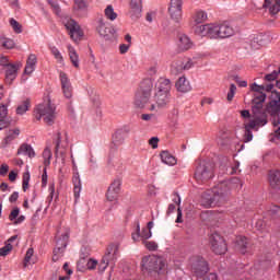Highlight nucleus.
Returning a JSON list of instances; mask_svg holds the SVG:
<instances>
[{
    "label": "nucleus",
    "mask_w": 280,
    "mask_h": 280,
    "mask_svg": "<svg viewBox=\"0 0 280 280\" xmlns=\"http://www.w3.org/2000/svg\"><path fill=\"white\" fill-rule=\"evenodd\" d=\"M142 244L148 250H156L159 248V245L154 241H142Z\"/></svg>",
    "instance_id": "603ef678"
},
{
    "label": "nucleus",
    "mask_w": 280,
    "mask_h": 280,
    "mask_svg": "<svg viewBox=\"0 0 280 280\" xmlns=\"http://www.w3.org/2000/svg\"><path fill=\"white\" fill-rule=\"evenodd\" d=\"M175 89H177L179 93H189V91H191V84H189L187 78L180 77L175 83Z\"/></svg>",
    "instance_id": "a878e982"
},
{
    "label": "nucleus",
    "mask_w": 280,
    "mask_h": 280,
    "mask_svg": "<svg viewBox=\"0 0 280 280\" xmlns=\"http://www.w3.org/2000/svg\"><path fill=\"white\" fill-rule=\"evenodd\" d=\"M172 71L173 73H183L184 66L183 60H176L172 63Z\"/></svg>",
    "instance_id": "a18cd8bd"
},
{
    "label": "nucleus",
    "mask_w": 280,
    "mask_h": 280,
    "mask_svg": "<svg viewBox=\"0 0 280 280\" xmlns=\"http://www.w3.org/2000/svg\"><path fill=\"white\" fill-rule=\"evenodd\" d=\"M86 268H88V270H95V268H97V260H95V259H90V260L86 262Z\"/></svg>",
    "instance_id": "052dcab7"
},
{
    "label": "nucleus",
    "mask_w": 280,
    "mask_h": 280,
    "mask_svg": "<svg viewBox=\"0 0 280 280\" xmlns=\"http://www.w3.org/2000/svg\"><path fill=\"white\" fill-rule=\"evenodd\" d=\"M197 279L198 280H220V279H218L217 273H208V275H205L203 277H199Z\"/></svg>",
    "instance_id": "4d7b16f0"
},
{
    "label": "nucleus",
    "mask_w": 280,
    "mask_h": 280,
    "mask_svg": "<svg viewBox=\"0 0 280 280\" xmlns=\"http://www.w3.org/2000/svg\"><path fill=\"white\" fill-rule=\"evenodd\" d=\"M69 242V234H62L58 240L56 247L52 252V261H59L61 257L65 255V249L67 248V244Z\"/></svg>",
    "instance_id": "9d476101"
},
{
    "label": "nucleus",
    "mask_w": 280,
    "mask_h": 280,
    "mask_svg": "<svg viewBox=\"0 0 280 280\" xmlns=\"http://www.w3.org/2000/svg\"><path fill=\"white\" fill-rule=\"evenodd\" d=\"M59 80H60L63 97H66V100H71V97H73V85H71V80H69V75L60 71Z\"/></svg>",
    "instance_id": "f8f14e48"
},
{
    "label": "nucleus",
    "mask_w": 280,
    "mask_h": 280,
    "mask_svg": "<svg viewBox=\"0 0 280 280\" xmlns=\"http://www.w3.org/2000/svg\"><path fill=\"white\" fill-rule=\"evenodd\" d=\"M117 257H119V244L113 243L107 247L106 254L103 257V261H107V264L115 266Z\"/></svg>",
    "instance_id": "dca6fc26"
},
{
    "label": "nucleus",
    "mask_w": 280,
    "mask_h": 280,
    "mask_svg": "<svg viewBox=\"0 0 280 280\" xmlns=\"http://www.w3.org/2000/svg\"><path fill=\"white\" fill-rule=\"evenodd\" d=\"M272 89H275V84L272 83H267L265 85H258L257 83H254L250 85V91L254 93V98L252 101V112L254 116L249 122L245 124V143L253 141V131L250 130L259 128V126H266V124H268L266 113L264 112V102H266V91L267 93H270Z\"/></svg>",
    "instance_id": "f257e3e1"
},
{
    "label": "nucleus",
    "mask_w": 280,
    "mask_h": 280,
    "mask_svg": "<svg viewBox=\"0 0 280 280\" xmlns=\"http://www.w3.org/2000/svg\"><path fill=\"white\" fill-rule=\"evenodd\" d=\"M139 237H141L142 242H145V240H150L152 237V231L148 228L142 229L137 225V233L132 235L133 242H139Z\"/></svg>",
    "instance_id": "b1692460"
},
{
    "label": "nucleus",
    "mask_w": 280,
    "mask_h": 280,
    "mask_svg": "<svg viewBox=\"0 0 280 280\" xmlns=\"http://www.w3.org/2000/svg\"><path fill=\"white\" fill-rule=\"evenodd\" d=\"M36 62H38V58L36 55L31 54L26 60V66L24 69L25 75H32V73H34L36 70Z\"/></svg>",
    "instance_id": "393cba45"
},
{
    "label": "nucleus",
    "mask_w": 280,
    "mask_h": 280,
    "mask_svg": "<svg viewBox=\"0 0 280 280\" xmlns=\"http://www.w3.org/2000/svg\"><path fill=\"white\" fill-rule=\"evenodd\" d=\"M267 113L271 116L280 115V92L271 91L270 102L267 105Z\"/></svg>",
    "instance_id": "ddd939ff"
},
{
    "label": "nucleus",
    "mask_w": 280,
    "mask_h": 280,
    "mask_svg": "<svg viewBox=\"0 0 280 280\" xmlns=\"http://www.w3.org/2000/svg\"><path fill=\"white\" fill-rule=\"evenodd\" d=\"M189 267L191 272L198 278L205 277L209 272V265L202 256H191L189 258Z\"/></svg>",
    "instance_id": "423d86ee"
},
{
    "label": "nucleus",
    "mask_w": 280,
    "mask_h": 280,
    "mask_svg": "<svg viewBox=\"0 0 280 280\" xmlns=\"http://www.w3.org/2000/svg\"><path fill=\"white\" fill-rule=\"evenodd\" d=\"M236 248L242 253V255H246V253H248V238L245 236H238L236 238Z\"/></svg>",
    "instance_id": "72a5a7b5"
},
{
    "label": "nucleus",
    "mask_w": 280,
    "mask_h": 280,
    "mask_svg": "<svg viewBox=\"0 0 280 280\" xmlns=\"http://www.w3.org/2000/svg\"><path fill=\"white\" fill-rule=\"evenodd\" d=\"M62 23L66 30L69 32L70 36H84V31H82V27H80V24H78L75 20L71 18H65Z\"/></svg>",
    "instance_id": "2eb2a0df"
},
{
    "label": "nucleus",
    "mask_w": 280,
    "mask_h": 280,
    "mask_svg": "<svg viewBox=\"0 0 280 280\" xmlns=\"http://www.w3.org/2000/svg\"><path fill=\"white\" fill-rule=\"evenodd\" d=\"M0 45L1 47H3L4 49H14V46L16 45L14 43V39L10 38V37H1L0 38Z\"/></svg>",
    "instance_id": "58836bf2"
},
{
    "label": "nucleus",
    "mask_w": 280,
    "mask_h": 280,
    "mask_svg": "<svg viewBox=\"0 0 280 280\" xmlns=\"http://www.w3.org/2000/svg\"><path fill=\"white\" fill-rule=\"evenodd\" d=\"M10 171V166L8 164H2L0 167V176H5L8 172Z\"/></svg>",
    "instance_id": "e2e57ef3"
},
{
    "label": "nucleus",
    "mask_w": 280,
    "mask_h": 280,
    "mask_svg": "<svg viewBox=\"0 0 280 280\" xmlns=\"http://www.w3.org/2000/svg\"><path fill=\"white\" fill-rule=\"evenodd\" d=\"M213 176V164L211 162L201 161L195 172L197 183H207Z\"/></svg>",
    "instance_id": "0eeeda50"
},
{
    "label": "nucleus",
    "mask_w": 280,
    "mask_h": 280,
    "mask_svg": "<svg viewBox=\"0 0 280 280\" xmlns=\"http://www.w3.org/2000/svg\"><path fill=\"white\" fill-rule=\"evenodd\" d=\"M8 65H11V63H9L8 57L0 55V66L7 68Z\"/></svg>",
    "instance_id": "69168bd1"
},
{
    "label": "nucleus",
    "mask_w": 280,
    "mask_h": 280,
    "mask_svg": "<svg viewBox=\"0 0 280 280\" xmlns=\"http://www.w3.org/2000/svg\"><path fill=\"white\" fill-rule=\"evenodd\" d=\"M51 148L46 147L44 152H43V159H44V165L45 167H49V165H51Z\"/></svg>",
    "instance_id": "ea45409f"
},
{
    "label": "nucleus",
    "mask_w": 280,
    "mask_h": 280,
    "mask_svg": "<svg viewBox=\"0 0 280 280\" xmlns=\"http://www.w3.org/2000/svg\"><path fill=\"white\" fill-rule=\"evenodd\" d=\"M89 8V4H86L85 0H74V10H86Z\"/></svg>",
    "instance_id": "de8ad7c7"
},
{
    "label": "nucleus",
    "mask_w": 280,
    "mask_h": 280,
    "mask_svg": "<svg viewBox=\"0 0 280 280\" xmlns=\"http://www.w3.org/2000/svg\"><path fill=\"white\" fill-rule=\"evenodd\" d=\"M121 192V179H115L108 187L106 199L108 202H117L119 194Z\"/></svg>",
    "instance_id": "4468645a"
},
{
    "label": "nucleus",
    "mask_w": 280,
    "mask_h": 280,
    "mask_svg": "<svg viewBox=\"0 0 280 280\" xmlns=\"http://www.w3.org/2000/svg\"><path fill=\"white\" fill-rule=\"evenodd\" d=\"M130 133V127H122L120 129H117L116 132L113 136V141L116 143V145H121L124 141L126 140V137Z\"/></svg>",
    "instance_id": "4be33fe9"
},
{
    "label": "nucleus",
    "mask_w": 280,
    "mask_h": 280,
    "mask_svg": "<svg viewBox=\"0 0 280 280\" xmlns=\"http://www.w3.org/2000/svg\"><path fill=\"white\" fill-rule=\"evenodd\" d=\"M22 189L23 191H27V189H30V173L23 174Z\"/></svg>",
    "instance_id": "3c124183"
},
{
    "label": "nucleus",
    "mask_w": 280,
    "mask_h": 280,
    "mask_svg": "<svg viewBox=\"0 0 280 280\" xmlns=\"http://www.w3.org/2000/svg\"><path fill=\"white\" fill-rule=\"evenodd\" d=\"M105 16L109 21H115V19H117V13L115 12V9L113 8L112 4L106 7V9H105Z\"/></svg>",
    "instance_id": "79ce46f5"
},
{
    "label": "nucleus",
    "mask_w": 280,
    "mask_h": 280,
    "mask_svg": "<svg viewBox=\"0 0 280 280\" xmlns=\"http://www.w3.org/2000/svg\"><path fill=\"white\" fill-rule=\"evenodd\" d=\"M8 107L5 105H0V130L8 128Z\"/></svg>",
    "instance_id": "e433bc0d"
},
{
    "label": "nucleus",
    "mask_w": 280,
    "mask_h": 280,
    "mask_svg": "<svg viewBox=\"0 0 280 280\" xmlns=\"http://www.w3.org/2000/svg\"><path fill=\"white\" fill-rule=\"evenodd\" d=\"M125 43L126 44H120V46H119L120 54H128V49H130V45L132 43V37L131 36H126L125 37Z\"/></svg>",
    "instance_id": "a19ab883"
},
{
    "label": "nucleus",
    "mask_w": 280,
    "mask_h": 280,
    "mask_svg": "<svg viewBox=\"0 0 280 280\" xmlns=\"http://www.w3.org/2000/svg\"><path fill=\"white\" fill-rule=\"evenodd\" d=\"M9 5H11L14 10H19V0H4Z\"/></svg>",
    "instance_id": "338daca9"
},
{
    "label": "nucleus",
    "mask_w": 280,
    "mask_h": 280,
    "mask_svg": "<svg viewBox=\"0 0 280 280\" xmlns=\"http://www.w3.org/2000/svg\"><path fill=\"white\" fill-rule=\"evenodd\" d=\"M207 19H208L207 12H205L202 10L197 11L192 15V22H191L192 32H194V27L200 26L201 23H205V21H207Z\"/></svg>",
    "instance_id": "bb28decb"
},
{
    "label": "nucleus",
    "mask_w": 280,
    "mask_h": 280,
    "mask_svg": "<svg viewBox=\"0 0 280 280\" xmlns=\"http://www.w3.org/2000/svg\"><path fill=\"white\" fill-rule=\"evenodd\" d=\"M96 31L100 36H115V34H119V31L115 26L104 23L103 20L98 21Z\"/></svg>",
    "instance_id": "a211bd4d"
},
{
    "label": "nucleus",
    "mask_w": 280,
    "mask_h": 280,
    "mask_svg": "<svg viewBox=\"0 0 280 280\" xmlns=\"http://www.w3.org/2000/svg\"><path fill=\"white\" fill-rule=\"evenodd\" d=\"M231 188L228 182H222L211 190H207L201 196V206L209 209V207H215L219 202H223L224 198L229 196Z\"/></svg>",
    "instance_id": "7ed1b4c3"
},
{
    "label": "nucleus",
    "mask_w": 280,
    "mask_h": 280,
    "mask_svg": "<svg viewBox=\"0 0 280 280\" xmlns=\"http://www.w3.org/2000/svg\"><path fill=\"white\" fill-rule=\"evenodd\" d=\"M170 97H171L170 93L155 92L154 102L156 106V112H159L160 108H165V106L170 104Z\"/></svg>",
    "instance_id": "aec40b11"
},
{
    "label": "nucleus",
    "mask_w": 280,
    "mask_h": 280,
    "mask_svg": "<svg viewBox=\"0 0 280 280\" xmlns=\"http://www.w3.org/2000/svg\"><path fill=\"white\" fill-rule=\"evenodd\" d=\"M108 266H110L109 262L108 261H104V258H102V261H101V264L98 266V270H101V272H104V270H106V268H108Z\"/></svg>",
    "instance_id": "0e129e2a"
},
{
    "label": "nucleus",
    "mask_w": 280,
    "mask_h": 280,
    "mask_svg": "<svg viewBox=\"0 0 280 280\" xmlns=\"http://www.w3.org/2000/svg\"><path fill=\"white\" fill-rule=\"evenodd\" d=\"M32 257H34V249L33 248H28L24 258V266L25 268H27V266H30V264H34V261H32Z\"/></svg>",
    "instance_id": "49530a36"
},
{
    "label": "nucleus",
    "mask_w": 280,
    "mask_h": 280,
    "mask_svg": "<svg viewBox=\"0 0 280 280\" xmlns=\"http://www.w3.org/2000/svg\"><path fill=\"white\" fill-rule=\"evenodd\" d=\"M68 54H69V58H70L73 67H75V69H79L80 68V56L78 55V51H75V48H73V46L69 45Z\"/></svg>",
    "instance_id": "c9c22d12"
},
{
    "label": "nucleus",
    "mask_w": 280,
    "mask_h": 280,
    "mask_svg": "<svg viewBox=\"0 0 280 280\" xmlns=\"http://www.w3.org/2000/svg\"><path fill=\"white\" fill-rule=\"evenodd\" d=\"M168 14L172 21L178 23L183 20V0H171L168 4Z\"/></svg>",
    "instance_id": "1a4fd4ad"
},
{
    "label": "nucleus",
    "mask_w": 280,
    "mask_h": 280,
    "mask_svg": "<svg viewBox=\"0 0 280 280\" xmlns=\"http://www.w3.org/2000/svg\"><path fill=\"white\" fill-rule=\"evenodd\" d=\"M154 86V83L152 82L151 79H145L140 83V89L138 93H142L144 95H152V89Z\"/></svg>",
    "instance_id": "c756f323"
},
{
    "label": "nucleus",
    "mask_w": 280,
    "mask_h": 280,
    "mask_svg": "<svg viewBox=\"0 0 280 280\" xmlns=\"http://www.w3.org/2000/svg\"><path fill=\"white\" fill-rule=\"evenodd\" d=\"M143 272H148L151 277L156 275H165L167 272V262L163 257L156 255L144 256L141 261Z\"/></svg>",
    "instance_id": "20e7f679"
},
{
    "label": "nucleus",
    "mask_w": 280,
    "mask_h": 280,
    "mask_svg": "<svg viewBox=\"0 0 280 280\" xmlns=\"http://www.w3.org/2000/svg\"><path fill=\"white\" fill-rule=\"evenodd\" d=\"M18 73L19 66L12 63L8 65V67L5 68V82H8V84H12V82L16 80Z\"/></svg>",
    "instance_id": "5701e85b"
},
{
    "label": "nucleus",
    "mask_w": 280,
    "mask_h": 280,
    "mask_svg": "<svg viewBox=\"0 0 280 280\" xmlns=\"http://www.w3.org/2000/svg\"><path fill=\"white\" fill-rule=\"evenodd\" d=\"M35 119L40 121L43 119L44 124L51 126L56 121V105L48 101L47 103L39 104L35 109Z\"/></svg>",
    "instance_id": "39448f33"
},
{
    "label": "nucleus",
    "mask_w": 280,
    "mask_h": 280,
    "mask_svg": "<svg viewBox=\"0 0 280 280\" xmlns=\"http://www.w3.org/2000/svg\"><path fill=\"white\" fill-rule=\"evenodd\" d=\"M10 25L14 30L15 34H21V32H23L21 24L16 20L11 19Z\"/></svg>",
    "instance_id": "09e8293b"
},
{
    "label": "nucleus",
    "mask_w": 280,
    "mask_h": 280,
    "mask_svg": "<svg viewBox=\"0 0 280 280\" xmlns=\"http://www.w3.org/2000/svg\"><path fill=\"white\" fill-rule=\"evenodd\" d=\"M18 237H19L18 235H13L8 240L5 246L0 248V257H8V255H10L13 247L12 243L16 242Z\"/></svg>",
    "instance_id": "473e14b6"
},
{
    "label": "nucleus",
    "mask_w": 280,
    "mask_h": 280,
    "mask_svg": "<svg viewBox=\"0 0 280 280\" xmlns=\"http://www.w3.org/2000/svg\"><path fill=\"white\" fill-rule=\"evenodd\" d=\"M235 93H237V86H235V84L232 83L230 85V91L226 96L228 102H233V97H235Z\"/></svg>",
    "instance_id": "8fccbe9b"
},
{
    "label": "nucleus",
    "mask_w": 280,
    "mask_h": 280,
    "mask_svg": "<svg viewBox=\"0 0 280 280\" xmlns=\"http://www.w3.org/2000/svg\"><path fill=\"white\" fill-rule=\"evenodd\" d=\"M67 141L60 140V133L57 135V143L55 148V156L57 159H61V163L65 165V161L67 159Z\"/></svg>",
    "instance_id": "f3484780"
},
{
    "label": "nucleus",
    "mask_w": 280,
    "mask_h": 280,
    "mask_svg": "<svg viewBox=\"0 0 280 280\" xmlns=\"http://www.w3.org/2000/svg\"><path fill=\"white\" fill-rule=\"evenodd\" d=\"M50 51L54 56V58L59 62V65H62L65 62V58H62V54H60V50L56 48V46L50 47Z\"/></svg>",
    "instance_id": "c03bdc74"
},
{
    "label": "nucleus",
    "mask_w": 280,
    "mask_h": 280,
    "mask_svg": "<svg viewBox=\"0 0 280 280\" xmlns=\"http://www.w3.org/2000/svg\"><path fill=\"white\" fill-rule=\"evenodd\" d=\"M172 81L166 78H160L155 84V93H171Z\"/></svg>",
    "instance_id": "412c9836"
},
{
    "label": "nucleus",
    "mask_w": 280,
    "mask_h": 280,
    "mask_svg": "<svg viewBox=\"0 0 280 280\" xmlns=\"http://www.w3.org/2000/svg\"><path fill=\"white\" fill-rule=\"evenodd\" d=\"M19 213H21V210L19 208H14L9 215V220H11V222L16 220V218H19Z\"/></svg>",
    "instance_id": "bf43d9fd"
},
{
    "label": "nucleus",
    "mask_w": 280,
    "mask_h": 280,
    "mask_svg": "<svg viewBox=\"0 0 280 280\" xmlns=\"http://www.w3.org/2000/svg\"><path fill=\"white\" fill-rule=\"evenodd\" d=\"M280 5L276 2L272 7H270L271 14H279Z\"/></svg>",
    "instance_id": "774afa93"
},
{
    "label": "nucleus",
    "mask_w": 280,
    "mask_h": 280,
    "mask_svg": "<svg viewBox=\"0 0 280 280\" xmlns=\"http://www.w3.org/2000/svg\"><path fill=\"white\" fill-rule=\"evenodd\" d=\"M129 8L130 18L133 21H137V19H141V12H143L142 0H130Z\"/></svg>",
    "instance_id": "6ab92c4d"
},
{
    "label": "nucleus",
    "mask_w": 280,
    "mask_h": 280,
    "mask_svg": "<svg viewBox=\"0 0 280 280\" xmlns=\"http://www.w3.org/2000/svg\"><path fill=\"white\" fill-rule=\"evenodd\" d=\"M19 135H21V131L19 129L10 130L2 141V148H8V145H10V143H12V141H14V139L19 137Z\"/></svg>",
    "instance_id": "f704fd0d"
},
{
    "label": "nucleus",
    "mask_w": 280,
    "mask_h": 280,
    "mask_svg": "<svg viewBox=\"0 0 280 280\" xmlns=\"http://www.w3.org/2000/svg\"><path fill=\"white\" fill-rule=\"evenodd\" d=\"M183 61V66H184V71H189V69H191V67H194V61H191V59H184Z\"/></svg>",
    "instance_id": "13d9d810"
},
{
    "label": "nucleus",
    "mask_w": 280,
    "mask_h": 280,
    "mask_svg": "<svg viewBox=\"0 0 280 280\" xmlns=\"http://www.w3.org/2000/svg\"><path fill=\"white\" fill-rule=\"evenodd\" d=\"M49 5H51L55 14H60V4H58V1L56 0H47Z\"/></svg>",
    "instance_id": "5fc2aeb1"
},
{
    "label": "nucleus",
    "mask_w": 280,
    "mask_h": 280,
    "mask_svg": "<svg viewBox=\"0 0 280 280\" xmlns=\"http://www.w3.org/2000/svg\"><path fill=\"white\" fill-rule=\"evenodd\" d=\"M269 185L272 189H280V172L271 171L269 172Z\"/></svg>",
    "instance_id": "2f4dec72"
},
{
    "label": "nucleus",
    "mask_w": 280,
    "mask_h": 280,
    "mask_svg": "<svg viewBox=\"0 0 280 280\" xmlns=\"http://www.w3.org/2000/svg\"><path fill=\"white\" fill-rule=\"evenodd\" d=\"M135 106H137V108H147V110L156 113V105L150 102L149 95H144L141 92H137L136 94Z\"/></svg>",
    "instance_id": "9b49d317"
},
{
    "label": "nucleus",
    "mask_w": 280,
    "mask_h": 280,
    "mask_svg": "<svg viewBox=\"0 0 280 280\" xmlns=\"http://www.w3.org/2000/svg\"><path fill=\"white\" fill-rule=\"evenodd\" d=\"M160 158H161L162 163H164V165L174 166L177 163L176 158L174 155H172V153H170V151H162L160 153Z\"/></svg>",
    "instance_id": "7c9ffc66"
},
{
    "label": "nucleus",
    "mask_w": 280,
    "mask_h": 280,
    "mask_svg": "<svg viewBox=\"0 0 280 280\" xmlns=\"http://www.w3.org/2000/svg\"><path fill=\"white\" fill-rule=\"evenodd\" d=\"M210 246L215 255H224L228 250L226 242L220 234L213 233L210 236Z\"/></svg>",
    "instance_id": "6e6552de"
},
{
    "label": "nucleus",
    "mask_w": 280,
    "mask_h": 280,
    "mask_svg": "<svg viewBox=\"0 0 280 280\" xmlns=\"http://www.w3.org/2000/svg\"><path fill=\"white\" fill-rule=\"evenodd\" d=\"M192 30L197 36H235L237 34L228 23L218 22L194 26Z\"/></svg>",
    "instance_id": "f03ea898"
},
{
    "label": "nucleus",
    "mask_w": 280,
    "mask_h": 280,
    "mask_svg": "<svg viewBox=\"0 0 280 280\" xmlns=\"http://www.w3.org/2000/svg\"><path fill=\"white\" fill-rule=\"evenodd\" d=\"M18 154H24L26 156H30L31 159L36 155L34 149L30 144H22L18 150Z\"/></svg>",
    "instance_id": "4c0bfd02"
},
{
    "label": "nucleus",
    "mask_w": 280,
    "mask_h": 280,
    "mask_svg": "<svg viewBox=\"0 0 280 280\" xmlns=\"http://www.w3.org/2000/svg\"><path fill=\"white\" fill-rule=\"evenodd\" d=\"M269 214H271L272 218H280V207L279 206H272L269 210Z\"/></svg>",
    "instance_id": "6e6d98bb"
},
{
    "label": "nucleus",
    "mask_w": 280,
    "mask_h": 280,
    "mask_svg": "<svg viewBox=\"0 0 280 280\" xmlns=\"http://www.w3.org/2000/svg\"><path fill=\"white\" fill-rule=\"evenodd\" d=\"M72 183H73V194L75 200L80 198V191H82V180L80 179V173H74L72 176Z\"/></svg>",
    "instance_id": "c85d7f7f"
},
{
    "label": "nucleus",
    "mask_w": 280,
    "mask_h": 280,
    "mask_svg": "<svg viewBox=\"0 0 280 280\" xmlns=\"http://www.w3.org/2000/svg\"><path fill=\"white\" fill-rule=\"evenodd\" d=\"M149 145L153 148V150H156L159 148V139L156 137H153L149 140Z\"/></svg>",
    "instance_id": "680f3d73"
},
{
    "label": "nucleus",
    "mask_w": 280,
    "mask_h": 280,
    "mask_svg": "<svg viewBox=\"0 0 280 280\" xmlns=\"http://www.w3.org/2000/svg\"><path fill=\"white\" fill-rule=\"evenodd\" d=\"M177 47L180 51H187V49H191V47H194V42H191L189 36H182L177 39Z\"/></svg>",
    "instance_id": "cd10ccee"
},
{
    "label": "nucleus",
    "mask_w": 280,
    "mask_h": 280,
    "mask_svg": "<svg viewBox=\"0 0 280 280\" xmlns=\"http://www.w3.org/2000/svg\"><path fill=\"white\" fill-rule=\"evenodd\" d=\"M48 190H49V195L47 197V202L50 205L54 200V194H56V185L50 184Z\"/></svg>",
    "instance_id": "864d4df0"
},
{
    "label": "nucleus",
    "mask_w": 280,
    "mask_h": 280,
    "mask_svg": "<svg viewBox=\"0 0 280 280\" xmlns=\"http://www.w3.org/2000/svg\"><path fill=\"white\" fill-rule=\"evenodd\" d=\"M30 110V100L24 101L20 106L16 108L18 115H25Z\"/></svg>",
    "instance_id": "37998d69"
}]
</instances>
